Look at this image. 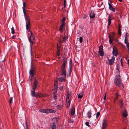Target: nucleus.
I'll list each match as a JSON object with an SVG mask.
<instances>
[{"label":"nucleus","mask_w":129,"mask_h":129,"mask_svg":"<svg viewBox=\"0 0 129 129\" xmlns=\"http://www.w3.org/2000/svg\"><path fill=\"white\" fill-rule=\"evenodd\" d=\"M30 21L28 17H27L26 18V29L28 31H30L31 35L28 38V40L30 43L31 45H32L34 44L35 42V39L34 34L31 31H30L29 28L30 27Z\"/></svg>","instance_id":"obj_1"},{"label":"nucleus","mask_w":129,"mask_h":129,"mask_svg":"<svg viewBox=\"0 0 129 129\" xmlns=\"http://www.w3.org/2000/svg\"><path fill=\"white\" fill-rule=\"evenodd\" d=\"M114 82L117 86L120 87L122 84V78L119 75H117L115 76Z\"/></svg>","instance_id":"obj_2"},{"label":"nucleus","mask_w":129,"mask_h":129,"mask_svg":"<svg viewBox=\"0 0 129 129\" xmlns=\"http://www.w3.org/2000/svg\"><path fill=\"white\" fill-rule=\"evenodd\" d=\"M39 111L41 112L46 113H54L56 112L55 110L51 109H41V110H40Z\"/></svg>","instance_id":"obj_3"},{"label":"nucleus","mask_w":129,"mask_h":129,"mask_svg":"<svg viewBox=\"0 0 129 129\" xmlns=\"http://www.w3.org/2000/svg\"><path fill=\"white\" fill-rule=\"evenodd\" d=\"M35 72V69L34 67H33L30 70L29 72V74L30 76H31L32 77H34V75Z\"/></svg>","instance_id":"obj_4"},{"label":"nucleus","mask_w":129,"mask_h":129,"mask_svg":"<svg viewBox=\"0 0 129 129\" xmlns=\"http://www.w3.org/2000/svg\"><path fill=\"white\" fill-rule=\"evenodd\" d=\"M103 47L102 45H100L99 47V53L101 56H103L104 55V52H103Z\"/></svg>","instance_id":"obj_5"},{"label":"nucleus","mask_w":129,"mask_h":129,"mask_svg":"<svg viewBox=\"0 0 129 129\" xmlns=\"http://www.w3.org/2000/svg\"><path fill=\"white\" fill-rule=\"evenodd\" d=\"M113 54L116 56H117L118 54V51L117 48L116 46L113 47Z\"/></svg>","instance_id":"obj_6"},{"label":"nucleus","mask_w":129,"mask_h":129,"mask_svg":"<svg viewBox=\"0 0 129 129\" xmlns=\"http://www.w3.org/2000/svg\"><path fill=\"white\" fill-rule=\"evenodd\" d=\"M107 120L104 119L103 121V122L102 124V129H105L107 126Z\"/></svg>","instance_id":"obj_7"},{"label":"nucleus","mask_w":129,"mask_h":129,"mask_svg":"<svg viewBox=\"0 0 129 129\" xmlns=\"http://www.w3.org/2000/svg\"><path fill=\"white\" fill-rule=\"evenodd\" d=\"M71 95L70 94L69 92H68L67 93V96H66V102H71L70 100V99H71Z\"/></svg>","instance_id":"obj_8"},{"label":"nucleus","mask_w":129,"mask_h":129,"mask_svg":"<svg viewBox=\"0 0 129 129\" xmlns=\"http://www.w3.org/2000/svg\"><path fill=\"white\" fill-rule=\"evenodd\" d=\"M115 58L114 56L113 55L112 58L109 61V64L110 66L112 65L114 62Z\"/></svg>","instance_id":"obj_9"},{"label":"nucleus","mask_w":129,"mask_h":129,"mask_svg":"<svg viewBox=\"0 0 129 129\" xmlns=\"http://www.w3.org/2000/svg\"><path fill=\"white\" fill-rule=\"evenodd\" d=\"M64 22H62L61 24L60 25L59 28V31L60 32H62L63 31V29H64Z\"/></svg>","instance_id":"obj_10"},{"label":"nucleus","mask_w":129,"mask_h":129,"mask_svg":"<svg viewBox=\"0 0 129 129\" xmlns=\"http://www.w3.org/2000/svg\"><path fill=\"white\" fill-rule=\"evenodd\" d=\"M65 80L64 78L63 77H60L58 78L57 80H55L54 82L56 81L57 82V81H59L60 82H62L64 81Z\"/></svg>","instance_id":"obj_11"},{"label":"nucleus","mask_w":129,"mask_h":129,"mask_svg":"<svg viewBox=\"0 0 129 129\" xmlns=\"http://www.w3.org/2000/svg\"><path fill=\"white\" fill-rule=\"evenodd\" d=\"M89 17L91 18H93L95 17V14L93 10H91L89 14Z\"/></svg>","instance_id":"obj_12"},{"label":"nucleus","mask_w":129,"mask_h":129,"mask_svg":"<svg viewBox=\"0 0 129 129\" xmlns=\"http://www.w3.org/2000/svg\"><path fill=\"white\" fill-rule=\"evenodd\" d=\"M44 97V95L42 93L38 92L36 93V95L35 97L37 98H40L41 97Z\"/></svg>","instance_id":"obj_13"},{"label":"nucleus","mask_w":129,"mask_h":129,"mask_svg":"<svg viewBox=\"0 0 129 129\" xmlns=\"http://www.w3.org/2000/svg\"><path fill=\"white\" fill-rule=\"evenodd\" d=\"M108 4L109 6V9L113 12H115V9L112 7L111 4L109 2L108 3Z\"/></svg>","instance_id":"obj_14"},{"label":"nucleus","mask_w":129,"mask_h":129,"mask_svg":"<svg viewBox=\"0 0 129 129\" xmlns=\"http://www.w3.org/2000/svg\"><path fill=\"white\" fill-rule=\"evenodd\" d=\"M70 114L72 115H73L75 114V108H72L70 109Z\"/></svg>","instance_id":"obj_15"},{"label":"nucleus","mask_w":129,"mask_h":129,"mask_svg":"<svg viewBox=\"0 0 129 129\" xmlns=\"http://www.w3.org/2000/svg\"><path fill=\"white\" fill-rule=\"evenodd\" d=\"M61 73L60 74V76H66V70H61Z\"/></svg>","instance_id":"obj_16"},{"label":"nucleus","mask_w":129,"mask_h":129,"mask_svg":"<svg viewBox=\"0 0 129 129\" xmlns=\"http://www.w3.org/2000/svg\"><path fill=\"white\" fill-rule=\"evenodd\" d=\"M126 110L125 109L123 110V112L122 114V116L125 117H126L127 116V114L126 112Z\"/></svg>","instance_id":"obj_17"},{"label":"nucleus","mask_w":129,"mask_h":129,"mask_svg":"<svg viewBox=\"0 0 129 129\" xmlns=\"http://www.w3.org/2000/svg\"><path fill=\"white\" fill-rule=\"evenodd\" d=\"M111 16L110 15H109L108 17V27L110 25L111 22Z\"/></svg>","instance_id":"obj_18"},{"label":"nucleus","mask_w":129,"mask_h":129,"mask_svg":"<svg viewBox=\"0 0 129 129\" xmlns=\"http://www.w3.org/2000/svg\"><path fill=\"white\" fill-rule=\"evenodd\" d=\"M91 114L92 113L91 111L90 110L88 112L87 114V116L88 118H90L91 117Z\"/></svg>","instance_id":"obj_19"},{"label":"nucleus","mask_w":129,"mask_h":129,"mask_svg":"<svg viewBox=\"0 0 129 129\" xmlns=\"http://www.w3.org/2000/svg\"><path fill=\"white\" fill-rule=\"evenodd\" d=\"M84 93L83 92L80 93L78 95V98L80 99L82 98L83 97Z\"/></svg>","instance_id":"obj_20"},{"label":"nucleus","mask_w":129,"mask_h":129,"mask_svg":"<svg viewBox=\"0 0 129 129\" xmlns=\"http://www.w3.org/2000/svg\"><path fill=\"white\" fill-rule=\"evenodd\" d=\"M50 126L52 129H56V125L54 124V123H51Z\"/></svg>","instance_id":"obj_21"},{"label":"nucleus","mask_w":129,"mask_h":129,"mask_svg":"<svg viewBox=\"0 0 129 129\" xmlns=\"http://www.w3.org/2000/svg\"><path fill=\"white\" fill-rule=\"evenodd\" d=\"M23 13L25 15L26 14V11L24 9V8L25 7V2H23Z\"/></svg>","instance_id":"obj_22"},{"label":"nucleus","mask_w":129,"mask_h":129,"mask_svg":"<svg viewBox=\"0 0 129 129\" xmlns=\"http://www.w3.org/2000/svg\"><path fill=\"white\" fill-rule=\"evenodd\" d=\"M36 92L35 90H33V91H31V93L32 96L33 97H36Z\"/></svg>","instance_id":"obj_23"},{"label":"nucleus","mask_w":129,"mask_h":129,"mask_svg":"<svg viewBox=\"0 0 129 129\" xmlns=\"http://www.w3.org/2000/svg\"><path fill=\"white\" fill-rule=\"evenodd\" d=\"M57 51H60V43L58 44L57 43Z\"/></svg>","instance_id":"obj_24"},{"label":"nucleus","mask_w":129,"mask_h":129,"mask_svg":"<svg viewBox=\"0 0 129 129\" xmlns=\"http://www.w3.org/2000/svg\"><path fill=\"white\" fill-rule=\"evenodd\" d=\"M63 63H62V65L65 66H67V61L66 60V58H63Z\"/></svg>","instance_id":"obj_25"},{"label":"nucleus","mask_w":129,"mask_h":129,"mask_svg":"<svg viewBox=\"0 0 129 129\" xmlns=\"http://www.w3.org/2000/svg\"><path fill=\"white\" fill-rule=\"evenodd\" d=\"M126 35H128V34L127 33H126L125 35V37L124 39V42L125 44H126L127 43H128V38H126Z\"/></svg>","instance_id":"obj_26"},{"label":"nucleus","mask_w":129,"mask_h":129,"mask_svg":"<svg viewBox=\"0 0 129 129\" xmlns=\"http://www.w3.org/2000/svg\"><path fill=\"white\" fill-rule=\"evenodd\" d=\"M109 42L110 44H111L113 42V39L112 38L110 37V35L109 36Z\"/></svg>","instance_id":"obj_27"},{"label":"nucleus","mask_w":129,"mask_h":129,"mask_svg":"<svg viewBox=\"0 0 129 129\" xmlns=\"http://www.w3.org/2000/svg\"><path fill=\"white\" fill-rule=\"evenodd\" d=\"M72 66H69V72L70 75L71 74L72 71Z\"/></svg>","instance_id":"obj_28"},{"label":"nucleus","mask_w":129,"mask_h":129,"mask_svg":"<svg viewBox=\"0 0 129 129\" xmlns=\"http://www.w3.org/2000/svg\"><path fill=\"white\" fill-rule=\"evenodd\" d=\"M118 95H118V93H117L115 94V98L114 99V102H115V101H116L118 99Z\"/></svg>","instance_id":"obj_29"},{"label":"nucleus","mask_w":129,"mask_h":129,"mask_svg":"<svg viewBox=\"0 0 129 129\" xmlns=\"http://www.w3.org/2000/svg\"><path fill=\"white\" fill-rule=\"evenodd\" d=\"M120 106L121 108L122 107L123 104V101L121 100H120Z\"/></svg>","instance_id":"obj_30"},{"label":"nucleus","mask_w":129,"mask_h":129,"mask_svg":"<svg viewBox=\"0 0 129 129\" xmlns=\"http://www.w3.org/2000/svg\"><path fill=\"white\" fill-rule=\"evenodd\" d=\"M67 66L63 65H61V70H66L65 69V68H66Z\"/></svg>","instance_id":"obj_31"},{"label":"nucleus","mask_w":129,"mask_h":129,"mask_svg":"<svg viewBox=\"0 0 129 129\" xmlns=\"http://www.w3.org/2000/svg\"><path fill=\"white\" fill-rule=\"evenodd\" d=\"M38 84V82L37 80L36 79H34V85H37Z\"/></svg>","instance_id":"obj_32"},{"label":"nucleus","mask_w":129,"mask_h":129,"mask_svg":"<svg viewBox=\"0 0 129 129\" xmlns=\"http://www.w3.org/2000/svg\"><path fill=\"white\" fill-rule=\"evenodd\" d=\"M70 103L71 102H66V107H67L68 108H69L70 106Z\"/></svg>","instance_id":"obj_33"},{"label":"nucleus","mask_w":129,"mask_h":129,"mask_svg":"<svg viewBox=\"0 0 129 129\" xmlns=\"http://www.w3.org/2000/svg\"><path fill=\"white\" fill-rule=\"evenodd\" d=\"M73 66V65L72 63V61L71 58H70L69 61V66Z\"/></svg>","instance_id":"obj_34"},{"label":"nucleus","mask_w":129,"mask_h":129,"mask_svg":"<svg viewBox=\"0 0 129 129\" xmlns=\"http://www.w3.org/2000/svg\"><path fill=\"white\" fill-rule=\"evenodd\" d=\"M15 33V30L14 28L12 27L11 28V33L12 34H14Z\"/></svg>","instance_id":"obj_35"},{"label":"nucleus","mask_w":129,"mask_h":129,"mask_svg":"<svg viewBox=\"0 0 129 129\" xmlns=\"http://www.w3.org/2000/svg\"><path fill=\"white\" fill-rule=\"evenodd\" d=\"M37 85H34L33 86V90H35L37 88Z\"/></svg>","instance_id":"obj_36"},{"label":"nucleus","mask_w":129,"mask_h":129,"mask_svg":"<svg viewBox=\"0 0 129 129\" xmlns=\"http://www.w3.org/2000/svg\"><path fill=\"white\" fill-rule=\"evenodd\" d=\"M13 97H11L9 100V103L10 104H11L12 103V100H13Z\"/></svg>","instance_id":"obj_37"},{"label":"nucleus","mask_w":129,"mask_h":129,"mask_svg":"<svg viewBox=\"0 0 129 129\" xmlns=\"http://www.w3.org/2000/svg\"><path fill=\"white\" fill-rule=\"evenodd\" d=\"M67 39V37L66 36H64L63 37V41H65Z\"/></svg>","instance_id":"obj_38"},{"label":"nucleus","mask_w":129,"mask_h":129,"mask_svg":"<svg viewBox=\"0 0 129 129\" xmlns=\"http://www.w3.org/2000/svg\"><path fill=\"white\" fill-rule=\"evenodd\" d=\"M118 34L120 36L121 35V29H118Z\"/></svg>","instance_id":"obj_39"},{"label":"nucleus","mask_w":129,"mask_h":129,"mask_svg":"<svg viewBox=\"0 0 129 129\" xmlns=\"http://www.w3.org/2000/svg\"><path fill=\"white\" fill-rule=\"evenodd\" d=\"M100 113L99 112H98L96 114V118H98L100 115Z\"/></svg>","instance_id":"obj_40"},{"label":"nucleus","mask_w":129,"mask_h":129,"mask_svg":"<svg viewBox=\"0 0 129 129\" xmlns=\"http://www.w3.org/2000/svg\"><path fill=\"white\" fill-rule=\"evenodd\" d=\"M126 44V46L127 48L129 51V42L127 43Z\"/></svg>","instance_id":"obj_41"},{"label":"nucleus","mask_w":129,"mask_h":129,"mask_svg":"<svg viewBox=\"0 0 129 129\" xmlns=\"http://www.w3.org/2000/svg\"><path fill=\"white\" fill-rule=\"evenodd\" d=\"M82 38L81 37H80L79 38V42L81 43H82V42L83 41Z\"/></svg>","instance_id":"obj_42"},{"label":"nucleus","mask_w":129,"mask_h":129,"mask_svg":"<svg viewBox=\"0 0 129 129\" xmlns=\"http://www.w3.org/2000/svg\"><path fill=\"white\" fill-rule=\"evenodd\" d=\"M85 124L86 125L88 126L89 127H90V125H89V122H86L85 123Z\"/></svg>","instance_id":"obj_43"},{"label":"nucleus","mask_w":129,"mask_h":129,"mask_svg":"<svg viewBox=\"0 0 129 129\" xmlns=\"http://www.w3.org/2000/svg\"><path fill=\"white\" fill-rule=\"evenodd\" d=\"M122 27V26L121 25V24L120 23L118 25V29H121V28Z\"/></svg>","instance_id":"obj_44"},{"label":"nucleus","mask_w":129,"mask_h":129,"mask_svg":"<svg viewBox=\"0 0 129 129\" xmlns=\"http://www.w3.org/2000/svg\"><path fill=\"white\" fill-rule=\"evenodd\" d=\"M34 77H31V76H29V79H30V81H32V80H33V78Z\"/></svg>","instance_id":"obj_45"},{"label":"nucleus","mask_w":129,"mask_h":129,"mask_svg":"<svg viewBox=\"0 0 129 129\" xmlns=\"http://www.w3.org/2000/svg\"><path fill=\"white\" fill-rule=\"evenodd\" d=\"M65 20V19L64 17H63V19L62 20V22H64V21Z\"/></svg>","instance_id":"obj_46"},{"label":"nucleus","mask_w":129,"mask_h":129,"mask_svg":"<svg viewBox=\"0 0 129 129\" xmlns=\"http://www.w3.org/2000/svg\"><path fill=\"white\" fill-rule=\"evenodd\" d=\"M60 55V51H57V55L59 56Z\"/></svg>","instance_id":"obj_47"},{"label":"nucleus","mask_w":129,"mask_h":129,"mask_svg":"<svg viewBox=\"0 0 129 129\" xmlns=\"http://www.w3.org/2000/svg\"><path fill=\"white\" fill-rule=\"evenodd\" d=\"M106 93H105V96H104V98H103V99L104 100H105L106 99Z\"/></svg>","instance_id":"obj_48"},{"label":"nucleus","mask_w":129,"mask_h":129,"mask_svg":"<svg viewBox=\"0 0 129 129\" xmlns=\"http://www.w3.org/2000/svg\"><path fill=\"white\" fill-rule=\"evenodd\" d=\"M114 40L117 42H118L119 40L117 38H115L114 39Z\"/></svg>","instance_id":"obj_49"},{"label":"nucleus","mask_w":129,"mask_h":129,"mask_svg":"<svg viewBox=\"0 0 129 129\" xmlns=\"http://www.w3.org/2000/svg\"><path fill=\"white\" fill-rule=\"evenodd\" d=\"M119 65L118 64H117L116 65V67H117V68H116V70H118L119 72V70H118V66H119Z\"/></svg>","instance_id":"obj_50"},{"label":"nucleus","mask_w":129,"mask_h":129,"mask_svg":"<svg viewBox=\"0 0 129 129\" xmlns=\"http://www.w3.org/2000/svg\"><path fill=\"white\" fill-rule=\"evenodd\" d=\"M87 17V16L86 15H84L83 18H85Z\"/></svg>","instance_id":"obj_51"},{"label":"nucleus","mask_w":129,"mask_h":129,"mask_svg":"<svg viewBox=\"0 0 129 129\" xmlns=\"http://www.w3.org/2000/svg\"><path fill=\"white\" fill-rule=\"evenodd\" d=\"M16 36H15V35H14V36H13L12 37V39H15V37H16Z\"/></svg>","instance_id":"obj_52"},{"label":"nucleus","mask_w":129,"mask_h":129,"mask_svg":"<svg viewBox=\"0 0 129 129\" xmlns=\"http://www.w3.org/2000/svg\"><path fill=\"white\" fill-rule=\"evenodd\" d=\"M56 96L55 95H54V99L55 100L56 99Z\"/></svg>","instance_id":"obj_53"},{"label":"nucleus","mask_w":129,"mask_h":129,"mask_svg":"<svg viewBox=\"0 0 129 129\" xmlns=\"http://www.w3.org/2000/svg\"><path fill=\"white\" fill-rule=\"evenodd\" d=\"M66 0H64V4H66Z\"/></svg>","instance_id":"obj_54"},{"label":"nucleus","mask_w":129,"mask_h":129,"mask_svg":"<svg viewBox=\"0 0 129 129\" xmlns=\"http://www.w3.org/2000/svg\"><path fill=\"white\" fill-rule=\"evenodd\" d=\"M25 124H26V126L27 129H28V126H27V124L26 123V121Z\"/></svg>","instance_id":"obj_55"},{"label":"nucleus","mask_w":129,"mask_h":129,"mask_svg":"<svg viewBox=\"0 0 129 129\" xmlns=\"http://www.w3.org/2000/svg\"><path fill=\"white\" fill-rule=\"evenodd\" d=\"M127 62V64L129 65V59H128Z\"/></svg>","instance_id":"obj_56"},{"label":"nucleus","mask_w":129,"mask_h":129,"mask_svg":"<svg viewBox=\"0 0 129 129\" xmlns=\"http://www.w3.org/2000/svg\"><path fill=\"white\" fill-rule=\"evenodd\" d=\"M56 107H57V108H58V109H59V105H57L56 106Z\"/></svg>","instance_id":"obj_57"},{"label":"nucleus","mask_w":129,"mask_h":129,"mask_svg":"<svg viewBox=\"0 0 129 129\" xmlns=\"http://www.w3.org/2000/svg\"><path fill=\"white\" fill-rule=\"evenodd\" d=\"M28 37H30V34L29 33H28Z\"/></svg>","instance_id":"obj_58"},{"label":"nucleus","mask_w":129,"mask_h":129,"mask_svg":"<svg viewBox=\"0 0 129 129\" xmlns=\"http://www.w3.org/2000/svg\"><path fill=\"white\" fill-rule=\"evenodd\" d=\"M64 5V7H63L65 8L66 7V4H63Z\"/></svg>","instance_id":"obj_59"},{"label":"nucleus","mask_w":129,"mask_h":129,"mask_svg":"<svg viewBox=\"0 0 129 129\" xmlns=\"http://www.w3.org/2000/svg\"><path fill=\"white\" fill-rule=\"evenodd\" d=\"M119 2H121L122 1V0H118Z\"/></svg>","instance_id":"obj_60"},{"label":"nucleus","mask_w":129,"mask_h":129,"mask_svg":"<svg viewBox=\"0 0 129 129\" xmlns=\"http://www.w3.org/2000/svg\"><path fill=\"white\" fill-rule=\"evenodd\" d=\"M121 63H122V59H121Z\"/></svg>","instance_id":"obj_61"},{"label":"nucleus","mask_w":129,"mask_h":129,"mask_svg":"<svg viewBox=\"0 0 129 129\" xmlns=\"http://www.w3.org/2000/svg\"><path fill=\"white\" fill-rule=\"evenodd\" d=\"M121 85H122V86L123 87H124V85H123V84H122H122H121Z\"/></svg>","instance_id":"obj_62"},{"label":"nucleus","mask_w":129,"mask_h":129,"mask_svg":"<svg viewBox=\"0 0 129 129\" xmlns=\"http://www.w3.org/2000/svg\"><path fill=\"white\" fill-rule=\"evenodd\" d=\"M121 66H123V63H121Z\"/></svg>","instance_id":"obj_63"},{"label":"nucleus","mask_w":129,"mask_h":129,"mask_svg":"<svg viewBox=\"0 0 129 129\" xmlns=\"http://www.w3.org/2000/svg\"><path fill=\"white\" fill-rule=\"evenodd\" d=\"M127 35H126V38H128V36Z\"/></svg>","instance_id":"obj_64"}]
</instances>
